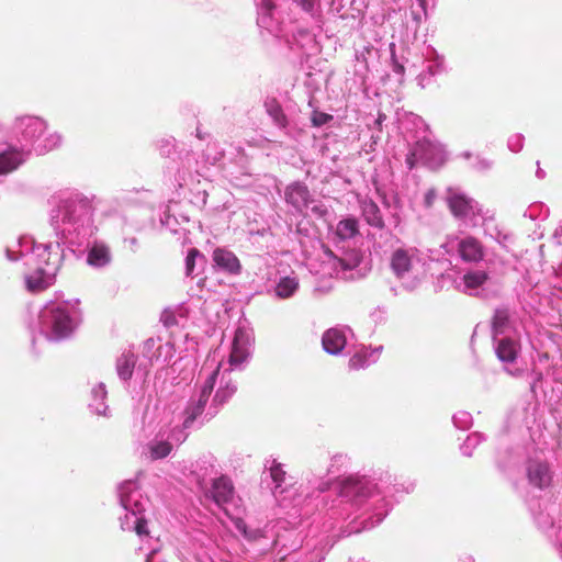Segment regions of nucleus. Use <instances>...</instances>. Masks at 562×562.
Returning <instances> with one entry per match:
<instances>
[{"mask_svg":"<svg viewBox=\"0 0 562 562\" xmlns=\"http://www.w3.org/2000/svg\"><path fill=\"white\" fill-rule=\"evenodd\" d=\"M473 199L469 198L464 193L449 190L447 204L453 216L458 218H464L469 216L473 212Z\"/></svg>","mask_w":562,"mask_h":562,"instance_id":"1","label":"nucleus"},{"mask_svg":"<svg viewBox=\"0 0 562 562\" xmlns=\"http://www.w3.org/2000/svg\"><path fill=\"white\" fill-rule=\"evenodd\" d=\"M390 267L396 278L402 279L407 276L414 267V256L409 250L397 248L390 258Z\"/></svg>","mask_w":562,"mask_h":562,"instance_id":"2","label":"nucleus"},{"mask_svg":"<svg viewBox=\"0 0 562 562\" xmlns=\"http://www.w3.org/2000/svg\"><path fill=\"white\" fill-rule=\"evenodd\" d=\"M458 252L465 262H479L484 258V247L482 243L473 236H468L460 240Z\"/></svg>","mask_w":562,"mask_h":562,"instance_id":"3","label":"nucleus"},{"mask_svg":"<svg viewBox=\"0 0 562 562\" xmlns=\"http://www.w3.org/2000/svg\"><path fill=\"white\" fill-rule=\"evenodd\" d=\"M285 200L297 211L303 212L312 202L308 188L302 183H293L285 190Z\"/></svg>","mask_w":562,"mask_h":562,"instance_id":"4","label":"nucleus"},{"mask_svg":"<svg viewBox=\"0 0 562 562\" xmlns=\"http://www.w3.org/2000/svg\"><path fill=\"white\" fill-rule=\"evenodd\" d=\"M213 261L215 265L231 274H239L241 271V263L236 255L226 248H215L213 251Z\"/></svg>","mask_w":562,"mask_h":562,"instance_id":"5","label":"nucleus"},{"mask_svg":"<svg viewBox=\"0 0 562 562\" xmlns=\"http://www.w3.org/2000/svg\"><path fill=\"white\" fill-rule=\"evenodd\" d=\"M372 486L358 477H347L340 483V495L345 497H367L371 494Z\"/></svg>","mask_w":562,"mask_h":562,"instance_id":"6","label":"nucleus"},{"mask_svg":"<svg viewBox=\"0 0 562 562\" xmlns=\"http://www.w3.org/2000/svg\"><path fill=\"white\" fill-rule=\"evenodd\" d=\"M234 496V485L226 476H221L213 481L212 497L214 502L222 506L229 503Z\"/></svg>","mask_w":562,"mask_h":562,"instance_id":"7","label":"nucleus"},{"mask_svg":"<svg viewBox=\"0 0 562 562\" xmlns=\"http://www.w3.org/2000/svg\"><path fill=\"white\" fill-rule=\"evenodd\" d=\"M25 157L23 151L11 148L0 154V175H8L16 170L23 162Z\"/></svg>","mask_w":562,"mask_h":562,"instance_id":"8","label":"nucleus"},{"mask_svg":"<svg viewBox=\"0 0 562 562\" xmlns=\"http://www.w3.org/2000/svg\"><path fill=\"white\" fill-rule=\"evenodd\" d=\"M74 329L72 319L64 310L53 312V333L56 338L67 337Z\"/></svg>","mask_w":562,"mask_h":562,"instance_id":"9","label":"nucleus"},{"mask_svg":"<svg viewBox=\"0 0 562 562\" xmlns=\"http://www.w3.org/2000/svg\"><path fill=\"white\" fill-rule=\"evenodd\" d=\"M529 482L538 488L547 487L551 482L549 467L541 462H536L528 468Z\"/></svg>","mask_w":562,"mask_h":562,"instance_id":"10","label":"nucleus"},{"mask_svg":"<svg viewBox=\"0 0 562 562\" xmlns=\"http://www.w3.org/2000/svg\"><path fill=\"white\" fill-rule=\"evenodd\" d=\"M361 210L362 215L366 220V222L373 227H376L379 229L384 228V220L381 214V211L375 202H373L370 199H366L361 201Z\"/></svg>","mask_w":562,"mask_h":562,"instance_id":"11","label":"nucleus"},{"mask_svg":"<svg viewBox=\"0 0 562 562\" xmlns=\"http://www.w3.org/2000/svg\"><path fill=\"white\" fill-rule=\"evenodd\" d=\"M322 344L328 353L336 355L344 349L346 337L341 331L331 328L324 333Z\"/></svg>","mask_w":562,"mask_h":562,"instance_id":"12","label":"nucleus"},{"mask_svg":"<svg viewBox=\"0 0 562 562\" xmlns=\"http://www.w3.org/2000/svg\"><path fill=\"white\" fill-rule=\"evenodd\" d=\"M26 288L32 293L45 291L50 286V280L45 276L43 269H36L33 273L25 278Z\"/></svg>","mask_w":562,"mask_h":562,"instance_id":"13","label":"nucleus"},{"mask_svg":"<svg viewBox=\"0 0 562 562\" xmlns=\"http://www.w3.org/2000/svg\"><path fill=\"white\" fill-rule=\"evenodd\" d=\"M518 347L510 338L501 339L496 347V355L501 361L514 362L517 358Z\"/></svg>","mask_w":562,"mask_h":562,"instance_id":"14","label":"nucleus"},{"mask_svg":"<svg viewBox=\"0 0 562 562\" xmlns=\"http://www.w3.org/2000/svg\"><path fill=\"white\" fill-rule=\"evenodd\" d=\"M137 357L132 352H124L116 363V370L121 379L127 381L132 378Z\"/></svg>","mask_w":562,"mask_h":562,"instance_id":"15","label":"nucleus"},{"mask_svg":"<svg viewBox=\"0 0 562 562\" xmlns=\"http://www.w3.org/2000/svg\"><path fill=\"white\" fill-rule=\"evenodd\" d=\"M359 234V223L355 217L341 220L337 224L336 235L339 239H350Z\"/></svg>","mask_w":562,"mask_h":562,"instance_id":"16","label":"nucleus"},{"mask_svg":"<svg viewBox=\"0 0 562 562\" xmlns=\"http://www.w3.org/2000/svg\"><path fill=\"white\" fill-rule=\"evenodd\" d=\"M87 261L95 267L105 266L110 261L109 249L103 245H94L88 254Z\"/></svg>","mask_w":562,"mask_h":562,"instance_id":"17","label":"nucleus"},{"mask_svg":"<svg viewBox=\"0 0 562 562\" xmlns=\"http://www.w3.org/2000/svg\"><path fill=\"white\" fill-rule=\"evenodd\" d=\"M509 323V313L505 308H499L494 312L492 318V334L495 338L498 335H502L507 328Z\"/></svg>","mask_w":562,"mask_h":562,"instance_id":"18","label":"nucleus"},{"mask_svg":"<svg viewBox=\"0 0 562 562\" xmlns=\"http://www.w3.org/2000/svg\"><path fill=\"white\" fill-rule=\"evenodd\" d=\"M490 279V276L486 271L483 270H473L467 272L462 280L468 289H479L482 286L487 280Z\"/></svg>","mask_w":562,"mask_h":562,"instance_id":"19","label":"nucleus"},{"mask_svg":"<svg viewBox=\"0 0 562 562\" xmlns=\"http://www.w3.org/2000/svg\"><path fill=\"white\" fill-rule=\"evenodd\" d=\"M299 288V282L295 278L284 277L276 286V294L280 299H289Z\"/></svg>","mask_w":562,"mask_h":562,"instance_id":"20","label":"nucleus"},{"mask_svg":"<svg viewBox=\"0 0 562 562\" xmlns=\"http://www.w3.org/2000/svg\"><path fill=\"white\" fill-rule=\"evenodd\" d=\"M268 114L273 119V121L281 127H285L288 125V120L279 102L274 99L268 101L266 103Z\"/></svg>","mask_w":562,"mask_h":562,"instance_id":"21","label":"nucleus"},{"mask_svg":"<svg viewBox=\"0 0 562 562\" xmlns=\"http://www.w3.org/2000/svg\"><path fill=\"white\" fill-rule=\"evenodd\" d=\"M172 450V446L168 441H158L149 445L151 460L166 458Z\"/></svg>","mask_w":562,"mask_h":562,"instance_id":"22","label":"nucleus"},{"mask_svg":"<svg viewBox=\"0 0 562 562\" xmlns=\"http://www.w3.org/2000/svg\"><path fill=\"white\" fill-rule=\"evenodd\" d=\"M247 350L239 345L237 337H235L233 341L232 352L229 356V363L235 366L240 364L247 359Z\"/></svg>","mask_w":562,"mask_h":562,"instance_id":"23","label":"nucleus"},{"mask_svg":"<svg viewBox=\"0 0 562 562\" xmlns=\"http://www.w3.org/2000/svg\"><path fill=\"white\" fill-rule=\"evenodd\" d=\"M220 370H221V363H218V366L215 368V370L205 380L204 385H203V387L201 390V393H200V395L202 397L209 398L210 395L212 394L214 385H215L217 376H218V373H220Z\"/></svg>","mask_w":562,"mask_h":562,"instance_id":"24","label":"nucleus"},{"mask_svg":"<svg viewBox=\"0 0 562 562\" xmlns=\"http://www.w3.org/2000/svg\"><path fill=\"white\" fill-rule=\"evenodd\" d=\"M207 401L209 398L200 395L198 402L188 408L189 417L186 423L193 422L198 416H200L203 413Z\"/></svg>","mask_w":562,"mask_h":562,"instance_id":"25","label":"nucleus"},{"mask_svg":"<svg viewBox=\"0 0 562 562\" xmlns=\"http://www.w3.org/2000/svg\"><path fill=\"white\" fill-rule=\"evenodd\" d=\"M368 362V352L364 350H360L356 352L350 359H349V368L351 370H360L366 367Z\"/></svg>","mask_w":562,"mask_h":562,"instance_id":"26","label":"nucleus"},{"mask_svg":"<svg viewBox=\"0 0 562 562\" xmlns=\"http://www.w3.org/2000/svg\"><path fill=\"white\" fill-rule=\"evenodd\" d=\"M201 256V252L196 248H191L188 251L186 258V273L187 276H191L195 268V259Z\"/></svg>","mask_w":562,"mask_h":562,"instance_id":"27","label":"nucleus"},{"mask_svg":"<svg viewBox=\"0 0 562 562\" xmlns=\"http://www.w3.org/2000/svg\"><path fill=\"white\" fill-rule=\"evenodd\" d=\"M331 120H333V115H330L328 113L321 112V111H313L312 117H311L312 124L315 127L323 126V125L327 124L328 122H330Z\"/></svg>","mask_w":562,"mask_h":562,"instance_id":"28","label":"nucleus"},{"mask_svg":"<svg viewBox=\"0 0 562 562\" xmlns=\"http://www.w3.org/2000/svg\"><path fill=\"white\" fill-rule=\"evenodd\" d=\"M270 474L273 480V482L277 484V486H280L285 477V472L283 471L281 464H273L270 468Z\"/></svg>","mask_w":562,"mask_h":562,"instance_id":"29","label":"nucleus"},{"mask_svg":"<svg viewBox=\"0 0 562 562\" xmlns=\"http://www.w3.org/2000/svg\"><path fill=\"white\" fill-rule=\"evenodd\" d=\"M135 531L139 536H147L149 533L147 529V521L144 518H138L136 520Z\"/></svg>","mask_w":562,"mask_h":562,"instance_id":"30","label":"nucleus"},{"mask_svg":"<svg viewBox=\"0 0 562 562\" xmlns=\"http://www.w3.org/2000/svg\"><path fill=\"white\" fill-rule=\"evenodd\" d=\"M229 396H231V393L223 391V390H217V392L215 393V395L213 397V403L223 405Z\"/></svg>","mask_w":562,"mask_h":562,"instance_id":"31","label":"nucleus"},{"mask_svg":"<svg viewBox=\"0 0 562 562\" xmlns=\"http://www.w3.org/2000/svg\"><path fill=\"white\" fill-rule=\"evenodd\" d=\"M435 199H436V191L434 189L428 190V192L425 194V205L427 207H431Z\"/></svg>","mask_w":562,"mask_h":562,"instance_id":"32","label":"nucleus"},{"mask_svg":"<svg viewBox=\"0 0 562 562\" xmlns=\"http://www.w3.org/2000/svg\"><path fill=\"white\" fill-rule=\"evenodd\" d=\"M312 212L318 217H325L328 213V210L323 204H319V205H314L312 207Z\"/></svg>","mask_w":562,"mask_h":562,"instance_id":"33","label":"nucleus"},{"mask_svg":"<svg viewBox=\"0 0 562 562\" xmlns=\"http://www.w3.org/2000/svg\"><path fill=\"white\" fill-rule=\"evenodd\" d=\"M335 261L340 266V268H341L342 270H351V269L353 268V266H352V265H349V263H348L345 259H342V258H339V257H338Z\"/></svg>","mask_w":562,"mask_h":562,"instance_id":"34","label":"nucleus"},{"mask_svg":"<svg viewBox=\"0 0 562 562\" xmlns=\"http://www.w3.org/2000/svg\"><path fill=\"white\" fill-rule=\"evenodd\" d=\"M415 156H416V153L414 151L406 159V162H407L409 169H413L415 167Z\"/></svg>","mask_w":562,"mask_h":562,"instance_id":"35","label":"nucleus"},{"mask_svg":"<svg viewBox=\"0 0 562 562\" xmlns=\"http://www.w3.org/2000/svg\"><path fill=\"white\" fill-rule=\"evenodd\" d=\"M324 254L329 258V259H333L334 261L338 258L334 251L328 248V247H324Z\"/></svg>","mask_w":562,"mask_h":562,"instance_id":"36","label":"nucleus"},{"mask_svg":"<svg viewBox=\"0 0 562 562\" xmlns=\"http://www.w3.org/2000/svg\"><path fill=\"white\" fill-rule=\"evenodd\" d=\"M394 69L398 74H402L404 71V67L402 65H400V64H395Z\"/></svg>","mask_w":562,"mask_h":562,"instance_id":"37","label":"nucleus"},{"mask_svg":"<svg viewBox=\"0 0 562 562\" xmlns=\"http://www.w3.org/2000/svg\"><path fill=\"white\" fill-rule=\"evenodd\" d=\"M236 527H237L239 530L245 531V524H244V521L239 520V521L236 524Z\"/></svg>","mask_w":562,"mask_h":562,"instance_id":"38","label":"nucleus"},{"mask_svg":"<svg viewBox=\"0 0 562 562\" xmlns=\"http://www.w3.org/2000/svg\"><path fill=\"white\" fill-rule=\"evenodd\" d=\"M131 244L134 245V246L137 245V239L136 238H132L131 239Z\"/></svg>","mask_w":562,"mask_h":562,"instance_id":"39","label":"nucleus"},{"mask_svg":"<svg viewBox=\"0 0 562 562\" xmlns=\"http://www.w3.org/2000/svg\"><path fill=\"white\" fill-rule=\"evenodd\" d=\"M196 136H198L200 139H202V138H203V137H202V134H200V132H198Z\"/></svg>","mask_w":562,"mask_h":562,"instance_id":"40","label":"nucleus"}]
</instances>
